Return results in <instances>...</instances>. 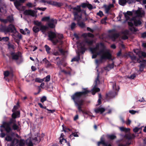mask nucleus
<instances>
[{
  "label": "nucleus",
  "instance_id": "obj_9",
  "mask_svg": "<svg viewBox=\"0 0 146 146\" xmlns=\"http://www.w3.org/2000/svg\"><path fill=\"white\" fill-rule=\"evenodd\" d=\"M58 59H59V61L57 62L56 65L58 66V67L60 68V71L62 70L61 66H63V67H65L66 66V63L64 62L63 59L60 60L59 57L56 58V60H57Z\"/></svg>",
  "mask_w": 146,
  "mask_h": 146
},
{
  "label": "nucleus",
  "instance_id": "obj_62",
  "mask_svg": "<svg viewBox=\"0 0 146 146\" xmlns=\"http://www.w3.org/2000/svg\"><path fill=\"white\" fill-rule=\"evenodd\" d=\"M87 36L88 37L91 38H94V35L93 34L90 33H87Z\"/></svg>",
  "mask_w": 146,
  "mask_h": 146
},
{
  "label": "nucleus",
  "instance_id": "obj_43",
  "mask_svg": "<svg viewBox=\"0 0 146 146\" xmlns=\"http://www.w3.org/2000/svg\"><path fill=\"white\" fill-rule=\"evenodd\" d=\"M44 47L45 48L46 50V51L47 53L49 54L50 53V50L51 49L46 44L44 46Z\"/></svg>",
  "mask_w": 146,
  "mask_h": 146
},
{
  "label": "nucleus",
  "instance_id": "obj_32",
  "mask_svg": "<svg viewBox=\"0 0 146 146\" xmlns=\"http://www.w3.org/2000/svg\"><path fill=\"white\" fill-rule=\"evenodd\" d=\"M62 4L61 3L58 2L54 1V2L53 3V6H54L57 7H60L62 6Z\"/></svg>",
  "mask_w": 146,
  "mask_h": 146
},
{
  "label": "nucleus",
  "instance_id": "obj_47",
  "mask_svg": "<svg viewBox=\"0 0 146 146\" xmlns=\"http://www.w3.org/2000/svg\"><path fill=\"white\" fill-rule=\"evenodd\" d=\"M142 62L143 63H141L140 64V65L139 66V67H141L143 68H144L145 67V62L146 61L145 60H143Z\"/></svg>",
  "mask_w": 146,
  "mask_h": 146
},
{
  "label": "nucleus",
  "instance_id": "obj_46",
  "mask_svg": "<svg viewBox=\"0 0 146 146\" xmlns=\"http://www.w3.org/2000/svg\"><path fill=\"white\" fill-rule=\"evenodd\" d=\"M73 136L75 137H78V135L77 134V133L76 132H73L70 135V138H71V137H73Z\"/></svg>",
  "mask_w": 146,
  "mask_h": 146
},
{
  "label": "nucleus",
  "instance_id": "obj_35",
  "mask_svg": "<svg viewBox=\"0 0 146 146\" xmlns=\"http://www.w3.org/2000/svg\"><path fill=\"white\" fill-rule=\"evenodd\" d=\"M120 130L121 131L127 133L130 131V129L129 128H127L123 127H121L120 128Z\"/></svg>",
  "mask_w": 146,
  "mask_h": 146
},
{
  "label": "nucleus",
  "instance_id": "obj_40",
  "mask_svg": "<svg viewBox=\"0 0 146 146\" xmlns=\"http://www.w3.org/2000/svg\"><path fill=\"white\" fill-rule=\"evenodd\" d=\"M33 30L35 33L38 32L40 30V28L36 26H34L33 28Z\"/></svg>",
  "mask_w": 146,
  "mask_h": 146
},
{
  "label": "nucleus",
  "instance_id": "obj_51",
  "mask_svg": "<svg viewBox=\"0 0 146 146\" xmlns=\"http://www.w3.org/2000/svg\"><path fill=\"white\" fill-rule=\"evenodd\" d=\"M87 7H88L89 9L90 10H91L93 9V7L92 5L91 4L89 3H88Z\"/></svg>",
  "mask_w": 146,
  "mask_h": 146
},
{
  "label": "nucleus",
  "instance_id": "obj_3",
  "mask_svg": "<svg viewBox=\"0 0 146 146\" xmlns=\"http://www.w3.org/2000/svg\"><path fill=\"white\" fill-rule=\"evenodd\" d=\"M105 49H102L97 53L96 54L92 55V58H96L98 55L100 56V60L102 61L104 60L109 59L113 60L112 58V55L110 51L108 50H104Z\"/></svg>",
  "mask_w": 146,
  "mask_h": 146
},
{
  "label": "nucleus",
  "instance_id": "obj_15",
  "mask_svg": "<svg viewBox=\"0 0 146 146\" xmlns=\"http://www.w3.org/2000/svg\"><path fill=\"white\" fill-rule=\"evenodd\" d=\"M66 70H61L60 71L64 73L66 75H70L71 74V69L69 67H66Z\"/></svg>",
  "mask_w": 146,
  "mask_h": 146
},
{
  "label": "nucleus",
  "instance_id": "obj_33",
  "mask_svg": "<svg viewBox=\"0 0 146 146\" xmlns=\"http://www.w3.org/2000/svg\"><path fill=\"white\" fill-rule=\"evenodd\" d=\"M108 138L110 140H113L116 138V136L113 134L109 135H108Z\"/></svg>",
  "mask_w": 146,
  "mask_h": 146
},
{
  "label": "nucleus",
  "instance_id": "obj_37",
  "mask_svg": "<svg viewBox=\"0 0 146 146\" xmlns=\"http://www.w3.org/2000/svg\"><path fill=\"white\" fill-rule=\"evenodd\" d=\"M15 140L16 141L17 143L19 142V140L15 138L12 141L11 144L9 145H8V146H15L14 141Z\"/></svg>",
  "mask_w": 146,
  "mask_h": 146
},
{
  "label": "nucleus",
  "instance_id": "obj_28",
  "mask_svg": "<svg viewBox=\"0 0 146 146\" xmlns=\"http://www.w3.org/2000/svg\"><path fill=\"white\" fill-rule=\"evenodd\" d=\"M7 19L8 22L10 23H12L14 21L13 17L12 16L9 15L8 16Z\"/></svg>",
  "mask_w": 146,
  "mask_h": 146
},
{
  "label": "nucleus",
  "instance_id": "obj_30",
  "mask_svg": "<svg viewBox=\"0 0 146 146\" xmlns=\"http://www.w3.org/2000/svg\"><path fill=\"white\" fill-rule=\"evenodd\" d=\"M134 24L135 26L140 25L141 24V22L140 20L135 19L134 20Z\"/></svg>",
  "mask_w": 146,
  "mask_h": 146
},
{
  "label": "nucleus",
  "instance_id": "obj_25",
  "mask_svg": "<svg viewBox=\"0 0 146 146\" xmlns=\"http://www.w3.org/2000/svg\"><path fill=\"white\" fill-rule=\"evenodd\" d=\"M129 56L131 60L133 61L134 60H137V62H142L141 60H140L138 59H137L136 56H135L134 55H129Z\"/></svg>",
  "mask_w": 146,
  "mask_h": 146
},
{
  "label": "nucleus",
  "instance_id": "obj_56",
  "mask_svg": "<svg viewBox=\"0 0 146 146\" xmlns=\"http://www.w3.org/2000/svg\"><path fill=\"white\" fill-rule=\"evenodd\" d=\"M76 24L74 23H72L71 25V28L72 29H74L75 27Z\"/></svg>",
  "mask_w": 146,
  "mask_h": 146
},
{
  "label": "nucleus",
  "instance_id": "obj_57",
  "mask_svg": "<svg viewBox=\"0 0 146 146\" xmlns=\"http://www.w3.org/2000/svg\"><path fill=\"white\" fill-rule=\"evenodd\" d=\"M100 141L101 142H103V143L105 145V146H107V143L105 142L104 139L103 137H102L100 138Z\"/></svg>",
  "mask_w": 146,
  "mask_h": 146
},
{
  "label": "nucleus",
  "instance_id": "obj_5",
  "mask_svg": "<svg viewBox=\"0 0 146 146\" xmlns=\"http://www.w3.org/2000/svg\"><path fill=\"white\" fill-rule=\"evenodd\" d=\"M112 86L113 90L115 91L114 92L110 91L106 95V98L107 99H110L114 97L116 95V91H118L119 89V86H116L115 82H110Z\"/></svg>",
  "mask_w": 146,
  "mask_h": 146
},
{
  "label": "nucleus",
  "instance_id": "obj_18",
  "mask_svg": "<svg viewBox=\"0 0 146 146\" xmlns=\"http://www.w3.org/2000/svg\"><path fill=\"white\" fill-rule=\"evenodd\" d=\"M13 112L11 115L12 118L11 119H15L17 117H20V112L19 111H16Z\"/></svg>",
  "mask_w": 146,
  "mask_h": 146
},
{
  "label": "nucleus",
  "instance_id": "obj_26",
  "mask_svg": "<svg viewBox=\"0 0 146 146\" xmlns=\"http://www.w3.org/2000/svg\"><path fill=\"white\" fill-rule=\"evenodd\" d=\"M100 46L103 49H105L106 48V46L104 45V44L102 42H100V43H98L96 44V46L95 48H96V49L99 50V46Z\"/></svg>",
  "mask_w": 146,
  "mask_h": 146
},
{
  "label": "nucleus",
  "instance_id": "obj_20",
  "mask_svg": "<svg viewBox=\"0 0 146 146\" xmlns=\"http://www.w3.org/2000/svg\"><path fill=\"white\" fill-rule=\"evenodd\" d=\"M10 54L12 56V59L17 60L19 59V54H15L14 52H11Z\"/></svg>",
  "mask_w": 146,
  "mask_h": 146
},
{
  "label": "nucleus",
  "instance_id": "obj_41",
  "mask_svg": "<svg viewBox=\"0 0 146 146\" xmlns=\"http://www.w3.org/2000/svg\"><path fill=\"white\" fill-rule=\"evenodd\" d=\"M50 17H43L42 19V21L49 22L50 21Z\"/></svg>",
  "mask_w": 146,
  "mask_h": 146
},
{
  "label": "nucleus",
  "instance_id": "obj_22",
  "mask_svg": "<svg viewBox=\"0 0 146 146\" xmlns=\"http://www.w3.org/2000/svg\"><path fill=\"white\" fill-rule=\"evenodd\" d=\"M80 52L82 54H83L86 50V48H85V44H82V43H80Z\"/></svg>",
  "mask_w": 146,
  "mask_h": 146
},
{
  "label": "nucleus",
  "instance_id": "obj_34",
  "mask_svg": "<svg viewBox=\"0 0 146 146\" xmlns=\"http://www.w3.org/2000/svg\"><path fill=\"white\" fill-rule=\"evenodd\" d=\"M77 24L80 27L82 28H84L85 27L86 25L84 23L82 22H80V21L77 22Z\"/></svg>",
  "mask_w": 146,
  "mask_h": 146
},
{
  "label": "nucleus",
  "instance_id": "obj_39",
  "mask_svg": "<svg viewBox=\"0 0 146 146\" xmlns=\"http://www.w3.org/2000/svg\"><path fill=\"white\" fill-rule=\"evenodd\" d=\"M127 2L126 0H119V4L122 6H124L125 4Z\"/></svg>",
  "mask_w": 146,
  "mask_h": 146
},
{
  "label": "nucleus",
  "instance_id": "obj_54",
  "mask_svg": "<svg viewBox=\"0 0 146 146\" xmlns=\"http://www.w3.org/2000/svg\"><path fill=\"white\" fill-rule=\"evenodd\" d=\"M10 74V72L8 71H6L4 72V75L5 77L8 76Z\"/></svg>",
  "mask_w": 146,
  "mask_h": 146
},
{
  "label": "nucleus",
  "instance_id": "obj_29",
  "mask_svg": "<svg viewBox=\"0 0 146 146\" xmlns=\"http://www.w3.org/2000/svg\"><path fill=\"white\" fill-rule=\"evenodd\" d=\"M100 89L98 88H96L95 86L93 89L92 91V94L94 95L96 92H99L100 91Z\"/></svg>",
  "mask_w": 146,
  "mask_h": 146
},
{
  "label": "nucleus",
  "instance_id": "obj_53",
  "mask_svg": "<svg viewBox=\"0 0 146 146\" xmlns=\"http://www.w3.org/2000/svg\"><path fill=\"white\" fill-rule=\"evenodd\" d=\"M0 21L4 23L5 24H6L8 22L7 19H0Z\"/></svg>",
  "mask_w": 146,
  "mask_h": 146
},
{
  "label": "nucleus",
  "instance_id": "obj_42",
  "mask_svg": "<svg viewBox=\"0 0 146 146\" xmlns=\"http://www.w3.org/2000/svg\"><path fill=\"white\" fill-rule=\"evenodd\" d=\"M34 23L35 25L39 27L42 25L41 22H39L38 21H34Z\"/></svg>",
  "mask_w": 146,
  "mask_h": 146
},
{
  "label": "nucleus",
  "instance_id": "obj_59",
  "mask_svg": "<svg viewBox=\"0 0 146 146\" xmlns=\"http://www.w3.org/2000/svg\"><path fill=\"white\" fill-rule=\"evenodd\" d=\"M59 51L62 54L64 55L65 53V51L62 49L59 48Z\"/></svg>",
  "mask_w": 146,
  "mask_h": 146
},
{
  "label": "nucleus",
  "instance_id": "obj_50",
  "mask_svg": "<svg viewBox=\"0 0 146 146\" xmlns=\"http://www.w3.org/2000/svg\"><path fill=\"white\" fill-rule=\"evenodd\" d=\"M45 64H46V67L47 68H49L52 66L51 64L48 61H47L46 62H45Z\"/></svg>",
  "mask_w": 146,
  "mask_h": 146
},
{
  "label": "nucleus",
  "instance_id": "obj_17",
  "mask_svg": "<svg viewBox=\"0 0 146 146\" xmlns=\"http://www.w3.org/2000/svg\"><path fill=\"white\" fill-rule=\"evenodd\" d=\"M95 111L96 113H99L102 114L105 111V108H103L98 107L95 109Z\"/></svg>",
  "mask_w": 146,
  "mask_h": 146
},
{
  "label": "nucleus",
  "instance_id": "obj_4",
  "mask_svg": "<svg viewBox=\"0 0 146 146\" xmlns=\"http://www.w3.org/2000/svg\"><path fill=\"white\" fill-rule=\"evenodd\" d=\"M0 31L1 32L4 33H14L16 31V29L13 25L11 24L7 27L5 25H1Z\"/></svg>",
  "mask_w": 146,
  "mask_h": 146
},
{
  "label": "nucleus",
  "instance_id": "obj_10",
  "mask_svg": "<svg viewBox=\"0 0 146 146\" xmlns=\"http://www.w3.org/2000/svg\"><path fill=\"white\" fill-rule=\"evenodd\" d=\"M57 23V21L56 19H50L48 24V25L49 28L53 29L55 27V25L54 24V23L56 24Z\"/></svg>",
  "mask_w": 146,
  "mask_h": 146
},
{
  "label": "nucleus",
  "instance_id": "obj_60",
  "mask_svg": "<svg viewBox=\"0 0 146 146\" xmlns=\"http://www.w3.org/2000/svg\"><path fill=\"white\" fill-rule=\"evenodd\" d=\"M2 39L4 41L7 42L8 41L9 38L8 37H3Z\"/></svg>",
  "mask_w": 146,
  "mask_h": 146
},
{
  "label": "nucleus",
  "instance_id": "obj_1",
  "mask_svg": "<svg viewBox=\"0 0 146 146\" xmlns=\"http://www.w3.org/2000/svg\"><path fill=\"white\" fill-rule=\"evenodd\" d=\"M90 92L87 88H83L82 91L76 92L71 96V99L73 101L75 106L80 113H84V111L82 109V106L84 104V99L88 96V94Z\"/></svg>",
  "mask_w": 146,
  "mask_h": 146
},
{
  "label": "nucleus",
  "instance_id": "obj_38",
  "mask_svg": "<svg viewBox=\"0 0 146 146\" xmlns=\"http://www.w3.org/2000/svg\"><path fill=\"white\" fill-rule=\"evenodd\" d=\"M0 7L2 9H3L4 7H6L5 4L2 0H0Z\"/></svg>",
  "mask_w": 146,
  "mask_h": 146
},
{
  "label": "nucleus",
  "instance_id": "obj_11",
  "mask_svg": "<svg viewBox=\"0 0 146 146\" xmlns=\"http://www.w3.org/2000/svg\"><path fill=\"white\" fill-rule=\"evenodd\" d=\"M23 13L25 15H31L33 17L35 16L34 11L31 9L26 10Z\"/></svg>",
  "mask_w": 146,
  "mask_h": 146
},
{
  "label": "nucleus",
  "instance_id": "obj_16",
  "mask_svg": "<svg viewBox=\"0 0 146 146\" xmlns=\"http://www.w3.org/2000/svg\"><path fill=\"white\" fill-rule=\"evenodd\" d=\"M145 12L143 11L138 9L135 12V14L137 17H142L145 15Z\"/></svg>",
  "mask_w": 146,
  "mask_h": 146
},
{
  "label": "nucleus",
  "instance_id": "obj_2",
  "mask_svg": "<svg viewBox=\"0 0 146 146\" xmlns=\"http://www.w3.org/2000/svg\"><path fill=\"white\" fill-rule=\"evenodd\" d=\"M16 120L13 119H10L8 122H3V124L0 126L1 127L3 128L7 133H9L12 130L11 126L13 125L12 127L14 130L19 131V127L16 123Z\"/></svg>",
  "mask_w": 146,
  "mask_h": 146
},
{
  "label": "nucleus",
  "instance_id": "obj_14",
  "mask_svg": "<svg viewBox=\"0 0 146 146\" xmlns=\"http://www.w3.org/2000/svg\"><path fill=\"white\" fill-rule=\"evenodd\" d=\"M113 5L112 4H110L108 5H104L103 7L105 9V13L106 14H109V11L111 9V8L113 7Z\"/></svg>",
  "mask_w": 146,
  "mask_h": 146
},
{
  "label": "nucleus",
  "instance_id": "obj_58",
  "mask_svg": "<svg viewBox=\"0 0 146 146\" xmlns=\"http://www.w3.org/2000/svg\"><path fill=\"white\" fill-rule=\"evenodd\" d=\"M114 62H113L111 64H109L108 65V67L110 68H112L114 67Z\"/></svg>",
  "mask_w": 146,
  "mask_h": 146
},
{
  "label": "nucleus",
  "instance_id": "obj_44",
  "mask_svg": "<svg viewBox=\"0 0 146 146\" xmlns=\"http://www.w3.org/2000/svg\"><path fill=\"white\" fill-rule=\"evenodd\" d=\"M45 79V81L48 82L50 81V75H48L44 78Z\"/></svg>",
  "mask_w": 146,
  "mask_h": 146
},
{
  "label": "nucleus",
  "instance_id": "obj_31",
  "mask_svg": "<svg viewBox=\"0 0 146 146\" xmlns=\"http://www.w3.org/2000/svg\"><path fill=\"white\" fill-rule=\"evenodd\" d=\"M85 42L89 46H92L93 44V40H89L88 39H86L85 40Z\"/></svg>",
  "mask_w": 146,
  "mask_h": 146
},
{
  "label": "nucleus",
  "instance_id": "obj_36",
  "mask_svg": "<svg viewBox=\"0 0 146 146\" xmlns=\"http://www.w3.org/2000/svg\"><path fill=\"white\" fill-rule=\"evenodd\" d=\"M88 5V3H82L80 5H78L76 6V7H74V8H78V6H79L80 7V8H81V7H82L83 8H85L86 7H87V5Z\"/></svg>",
  "mask_w": 146,
  "mask_h": 146
},
{
  "label": "nucleus",
  "instance_id": "obj_24",
  "mask_svg": "<svg viewBox=\"0 0 146 146\" xmlns=\"http://www.w3.org/2000/svg\"><path fill=\"white\" fill-rule=\"evenodd\" d=\"M41 137L40 136L37 135L34 138H33V140L35 141V143H38L41 141Z\"/></svg>",
  "mask_w": 146,
  "mask_h": 146
},
{
  "label": "nucleus",
  "instance_id": "obj_55",
  "mask_svg": "<svg viewBox=\"0 0 146 146\" xmlns=\"http://www.w3.org/2000/svg\"><path fill=\"white\" fill-rule=\"evenodd\" d=\"M19 145V146H24L25 143L23 140L21 139L20 140Z\"/></svg>",
  "mask_w": 146,
  "mask_h": 146
},
{
  "label": "nucleus",
  "instance_id": "obj_13",
  "mask_svg": "<svg viewBox=\"0 0 146 146\" xmlns=\"http://www.w3.org/2000/svg\"><path fill=\"white\" fill-rule=\"evenodd\" d=\"M25 0H19V1H16L14 3V5L16 8L19 9V7L21 5V3H24L25 2Z\"/></svg>",
  "mask_w": 146,
  "mask_h": 146
},
{
  "label": "nucleus",
  "instance_id": "obj_27",
  "mask_svg": "<svg viewBox=\"0 0 146 146\" xmlns=\"http://www.w3.org/2000/svg\"><path fill=\"white\" fill-rule=\"evenodd\" d=\"M80 55L79 52H78L77 54V57L74 58H73L71 60V62H74V61H78L80 59Z\"/></svg>",
  "mask_w": 146,
  "mask_h": 146
},
{
  "label": "nucleus",
  "instance_id": "obj_7",
  "mask_svg": "<svg viewBox=\"0 0 146 146\" xmlns=\"http://www.w3.org/2000/svg\"><path fill=\"white\" fill-rule=\"evenodd\" d=\"M135 137V135L134 134H125L124 137L127 139L128 140L126 141L125 143H120L118 144V146H127L131 144V141L130 140L131 139L134 138Z\"/></svg>",
  "mask_w": 146,
  "mask_h": 146
},
{
  "label": "nucleus",
  "instance_id": "obj_49",
  "mask_svg": "<svg viewBox=\"0 0 146 146\" xmlns=\"http://www.w3.org/2000/svg\"><path fill=\"white\" fill-rule=\"evenodd\" d=\"M47 99L46 97L45 96H43L40 99V101L42 103H43L45 101H46Z\"/></svg>",
  "mask_w": 146,
  "mask_h": 146
},
{
  "label": "nucleus",
  "instance_id": "obj_61",
  "mask_svg": "<svg viewBox=\"0 0 146 146\" xmlns=\"http://www.w3.org/2000/svg\"><path fill=\"white\" fill-rule=\"evenodd\" d=\"M140 128L137 127H135L133 129V131L135 133L137 132L139 130Z\"/></svg>",
  "mask_w": 146,
  "mask_h": 146
},
{
  "label": "nucleus",
  "instance_id": "obj_8",
  "mask_svg": "<svg viewBox=\"0 0 146 146\" xmlns=\"http://www.w3.org/2000/svg\"><path fill=\"white\" fill-rule=\"evenodd\" d=\"M48 35L49 40L51 41L54 45H56L59 41L57 39H54V38L56 37V35L55 33L54 32L50 31L48 33Z\"/></svg>",
  "mask_w": 146,
  "mask_h": 146
},
{
  "label": "nucleus",
  "instance_id": "obj_48",
  "mask_svg": "<svg viewBox=\"0 0 146 146\" xmlns=\"http://www.w3.org/2000/svg\"><path fill=\"white\" fill-rule=\"evenodd\" d=\"M97 15L100 16V17H102L104 15V14L102 11H100L98 13H97Z\"/></svg>",
  "mask_w": 146,
  "mask_h": 146
},
{
  "label": "nucleus",
  "instance_id": "obj_19",
  "mask_svg": "<svg viewBox=\"0 0 146 146\" xmlns=\"http://www.w3.org/2000/svg\"><path fill=\"white\" fill-rule=\"evenodd\" d=\"M40 30L43 34H44L48 28V27L46 26L42 25L40 27Z\"/></svg>",
  "mask_w": 146,
  "mask_h": 146
},
{
  "label": "nucleus",
  "instance_id": "obj_63",
  "mask_svg": "<svg viewBox=\"0 0 146 146\" xmlns=\"http://www.w3.org/2000/svg\"><path fill=\"white\" fill-rule=\"evenodd\" d=\"M18 108V107L17 106H15L13 109L12 110V111L14 112L16 111V110Z\"/></svg>",
  "mask_w": 146,
  "mask_h": 146
},
{
  "label": "nucleus",
  "instance_id": "obj_64",
  "mask_svg": "<svg viewBox=\"0 0 146 146\" xmlns=\"http://www.w3.org/2000/svg\"><path fill=\"white\" fill-rule=\"evenodd\" d=\"M129 33V31L127 30H125L123 32V34L124 35H128Z\"/></svg>",
  "mask_w": 146,
  "mask_h": 146
},
{
  "label": "nucleus",
  "instance_id": "obj_6",
  "mask_svg": "<svg viewBox=\"0 0 146 146\" xmlns=\"http://www.w3.org/2000/svg\"><path fill=\"white\" fill-rule=\"evenodd\" d=\"M78 8H73L72 9L74 11L73 12L74 16V20H76L77 22L80 21L81 20L82 18V14L79 15L78 13L81 12V8H80V7L78 6Z\"/></svg>",
  "mask_w": 146,
  "mask_h": 146
},
{
  "label": "nucleus",
  "instance_id": "obj_23",
  "mask_svg": "<svg viewBox=\"0 0 146 146\" xmlns=\"http://www.w3.org/2000/svg\"><path fill=\"white\" fill-rule=\"evenodd\" d=\"M90 51L91 53L94 54H96L98 52L97 51L98 50L96 49V48L95 47H91L90 48Z\"/></svg>",
  "mask_w": 146,
  "mask_h": 146
},
{
  "label": "nucleus",
  "instance_id": "obj_52",
  "mask_svg": "<svg viewBox=\"0 0 146 146\" xmlns=\"http://www.w3.org/2000/svg\"><path fill=\"white\" fill-rule=\"evenodd\" d=\"M26 144L28 146H33V144L31 140H29L28 142H27Z\"/></svg>",
  "mask_w": 146,
  "mask_h": 146
},
{
  "label": "nucleus",
  "instance_id": "obj_21",
  "mask_svg": "<svg viewBox=\"0 0 146 146\" xmlns=\"http://www.w3.org/2000/svg\"><path fill=\"white\" fill-rule=\"evenodd\" d=\"M119 36L120 35L119 33H114L111 34L110 36V37L113 41H115L119 37Z\"/></svg>",
  "mask_w": 146,
  "mask_h": 146
},
{
  "label": "nucleus",
  "instance_id": "obj_12",
  "mask_svg": "<svg viewBox=\"0 0 146 146\" xmlns=\"http://www.w3.org/2000/svg\"><path fill=\"white\" fill-rule=\"evenodd\" d=\"M134 52L138 55L139 57L141 58L142 56L144 58H146V53L144 52H141L138 50H134Z\"/></svg>",
  "mask_w": 146,
  "mask_h": 146
},
{
  "label": "nucleus",
  "instance_id": "obj_45",
  "mask_svg": "<svg viewBox=\"0 0 146 146\" xmlns=\"http://www.w3.org/2000/svg\"><path fill=\"white\" fill-rule=\"evenodd\" d=\"M12 138L9 135H7L5 138V140L8 141H12Z\"/></svg>",
  "mask_w": 146,
  "mask_h": 146
}]
</instances>
